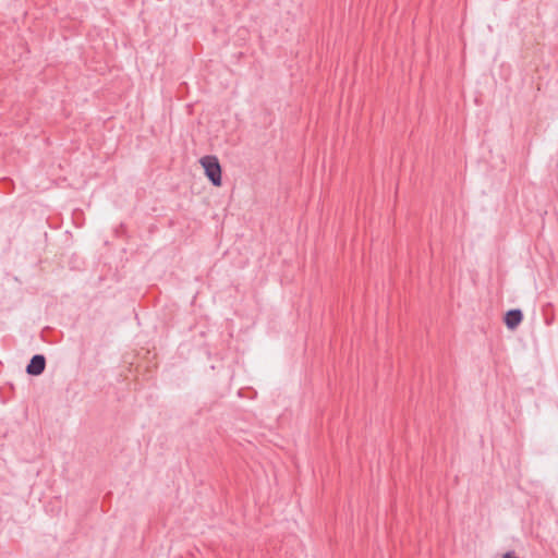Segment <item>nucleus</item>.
<instances>
[{
	"label": "nucleus",
	"instance_id": "obj_2",
	"mask_svg": "<svg viewBox=\"0 0 558 558\" xmlns=\"http://www.w3.org/2000/svg\"><path fill=\"white\" fill-rule=\"evenodd\" d=\"M46 367V359L44 355L36 354L32 357L31 362L26 367V372L29 375L38 376L40 375Z\"/></svg>",
	"mask_w": 558,
	"mask_h": 558
},
{
	"label": "nucleus",
	"instance_id": "obj_4",
	"mask_svg": "<svg viewBox=\"0 0 558 558\" xmlns=\"http://www.w3.org/2000/svg\"><path fill=\"white\" fill-rule=\"evenodd\" d=\"M502 558H518V557H514L512 556L510 553H507L502 556Z\"/></svg>",
	"mask_w": 558,
	"mask_h": 558
},
{
	"label": "nucleus",
	"instance_id": "obj_1",
	"mask_svg": "<svg viewBox=\"0 0 558 558\" xmlns=\"http://www.w3.org/2000/svg\"><path fill=\"white\" fill-rule=\"evenodd\" d=\"M199 163L204 168L206 177L215 186L222 184L221 167L216 156L207 155L199 159Z\"/></svg>",
	"mask_w": 558,
	"mask_h": 558
},
{
	"label": "nucleus",
	"instance_id": "obj_3",
	"mask_svg": "<svg viewBox=\"0 0 558 558\" xmlns=\"http://www.w3.org/2000/svg\"><path fill=\"white\" fill-rule=\"evenodd\" d=\"M523 315L520 310H510L505 317V324L509 329H515L522 322Z\"/></svg>",
	"mask_w": 558,
	"mask_h": 558
}]
</instances>
